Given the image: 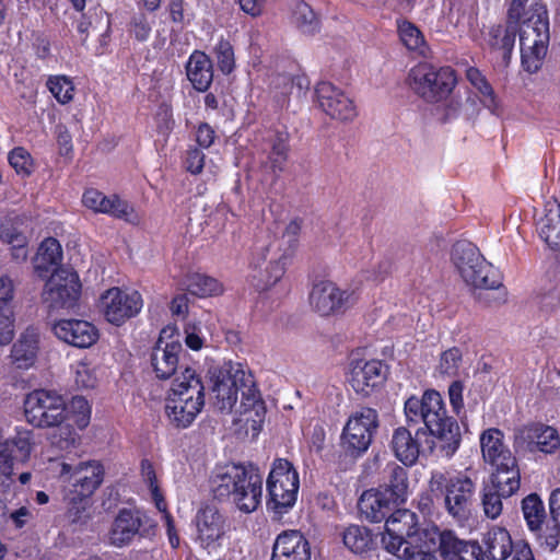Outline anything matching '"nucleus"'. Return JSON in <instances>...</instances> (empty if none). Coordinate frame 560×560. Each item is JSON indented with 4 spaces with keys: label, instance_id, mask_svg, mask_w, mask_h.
<instances>
[{
    "label": "nucleus",
    "instance_id": "10",
    "mask_svg": "<svg viewBox=\"0 0 560 560\" xmlns=\"http://www.w3.org/2000/svg\"><path fill=\"white\" fill-rule=\"evenodd\" d=\"M24 415L26 421L37 428L60 425L67 419L66 400L52 390H33L25 398Z\"/></svg>",
    "mask_w": 560,
    "mask_h": 560
},
{
    "label": "nucleus",
    "instance_id": "41",
    "mask_svg": "<svg viewBox=\"0 0 560 560\" xmlns=\"http://www.w3.org/2000/svg\"><path fill=\"white\" fill-rule=\"evenodd\" d=\"M15 457L10 448V441L0 443V487L3 492H8L14 485L15 477Z\"/></svg>",
    "mask_w": 560,
    "mask_h": 560
},
{
    "label": "nucleus",
    "instance_id": "1",
    "mask_svg": "<svg viewBox=\"0 0 560 560\" xmlns=\"http://www.w3.org/2000/svg\"><path fill=\"white\" fill-rule=\"evenodd\" d=\"M213 404L221 411H233L235 421L258 431L266 415L265 402L254 376L240 362H225L209 370Z\"/></svg>",
    "mask_w": 560,
    "mask_h": 560
},
{
    "label": "nucleus",
    "instance_id": "46",
    "mask_svg": "<svg viewBox=\"0 0 560 560\" xmlns=\"http://www.w3.org/2000/svg\"><path fill=\"white\" fill-rule=\"evenodd\" d=\"M47 88L60 104L65 105L73 100L74 85L67 75L49 77Z\"/></svg>",
    "mask_w": 560,
    "mask_h": 560
},
{
    "label": "nucleus",
    "instance_id": "16",
    "mask_svg": "<svg viewBox=\"0 0 560 560\" xmlns=\"http://www.w3.org/2000/svg\"><path fill=\"white\" fill-rule=\"evenodd\" d=\"M82 203L94 213L108 214L130 224H139L141 221V215L135 207L117 195L106 196L97 189L90 188L84 191Z\"/></svg>",
    "mask_w": 560,
    "mask_h": 560
},
{
    "label": "nucleus",
    "instance_id": "22",
    "mask_svg": "<svg viewBox=\"0 0 560 560\" xmlns=\"http://www.w3.org/2000/svg\"><path fill=\"white\" fill-rule=\"evenodd\" d=\"M52 330L58 339L78 348H89L98 339L97 328L82 319H60L54 324Z\"/></svg>",
    "mask_w": 560,
    "mask_h": 560
},
{
    "label": "nucleus",
    "instance_id": "35",
    "mask_svg": "<svg viewBox=\"0 0 560 560\" xmlns=\"http://www.w3.org/2000/svg\"><path fill=\"white\" fill-rule=\"evenodd\" d=\"M486 546L492 560H505L514 549L510 533L502 527H493L488 532Z\"/></svg>",
    "mask_w": 560,
    "mask_h": 560
},
{
    "label": "nucleus",
    "instance_id": "21",
    "mask_svg": "<svg viewBox=\"0 0 560 560\" xmlns=\"http://www.w3.org/2000/svg\"><path fill=\"white\" fill-rule=\"evenodd\" d=\"M145 515L138 510L122 509L115 516L107 534L109 545L128 546L143 526Z\"/></svg>",
    "mask_w": 560,
    "mask_h": 560
},
{
    "label": "nucleus",
    "instance_id": "63",
    "mask_svg": "<svg viewBox=\"0 0 560 560\" xmlns=\"http://www.w3.org/2000/svg\"><path fill=\"white\" fill-rule=\"evenodd\" d=\"M460 107H429V114L436 122L446 124L459 115Z\"/></svg>",
    "mask_w": 560,
    "mask_h": 560
},
{
    "label": "nucleus",
    "instance_id": "47",
    "mask_svg": "<svg viewBox=\"0 0 560 560\" xmlns=\"http://www.w3.org/2000/svg\"><path fill=\"white\" fill-rule=\"evenodd\" d=\"M314 95L318 105H332L334 103L343 104L352 102V100L330 82L318 83L315 88Z\"/></svg>",
    "mask_w": 560,
    "mask_h": 560
},
{
    "label": "nucleus",
    "instance_id": "33",
    "mask_svg": "<svg viewBox=\"0 0 560 560\" xmlns=\"http://www.w3.org/2000/svg\"><path fill=\"white\" fill-rule=\"evenodd\" d=\"M262 260H268L265 269V276L262 277L264 288H268L277 283L284 273L285 261L291 256L278 252L275 245H267L262 247L259 253Z\"/></svg>",
    "mask_w": 560,
    "mask_h": 560
},
{
    "label": "nucleus",
    "instance_id": "3",
    "mask_svg": "<svg viewBox=\"0 0 560 560\" xmlns=\"http://www.w3.org/2000/svg\"><path fill=\"white\" fill-rule=\"evenodd\" d=\"M210 489L218 500H230L241 512L252 513L261 502L262 476L252 465L230 463L214 468Z\"/></svg>",
    "mask_w": 560,
    "mask_h": 560
},
{
    "label": "nucleus",
    "instance_id": "12",
    "mask_svg": "<svg viewBox=\"0 0 560 560\" xmlns=\"http://www.w3.org/2000/svg\"><path fill=\"white\" fill-rule=\"evenodd\" d=\"M300 487L299 474L293 465L283 458L276 459L267 478L269 504L278 512L292 508Z\"/></svg>",
    "mask_w": 560,
    "mask_h": 560
},
{
    "label": "nucleus",
    "instance_id": "15",
    "mask_svg": "<svg viewBox=\"0 0 560 560\" xmlns=\"http://www.w3.org/2000/svg\"><path fill=\"white\" fill-rule=\"evenodd\" d=\"M377 428V412L372 408H361L353 412L342 432V444L351 453L365 452Z\"/></svg>",
    "mask_w": 560,
    "mask_h": 560
},
{
    "label": "nucleus",
    "instance_id": "64",
    "mask_svg": "<svg viewBox=\"0 0 560 560\" xmlns=\"http://www.w3.org/2000/svg\"><path fill=\"white\" fill-rule=\"evenodd\" d=\"M324 113L340 122L351 121L357 116L355 107H325Z\"/></svg>",
    "mask_w": 560,
    "mask_h": 560
},
{
    "label": "nucleus",
    "instance_id": "40",
    "mask_svg": "<svg viewBox=\"0 0 560 560\" xmlns=\"http://www.w3.org/2000/svg\"><path fill=\"white\" fill-rule=\"evenodd\" d=\"M294 24L303 32L313 34L319 30V19L314 10L303 0H294L292 5Z\"/></svg>",
    "mask_w": 560,
    "mask_h": 560
},
{
    "label": "nucleus",
    "instance_id": "59",
    "mask_svg": "<svg viewBox=\"0 0 560 560\" xmlns=\"http://www.w3.org/2000/svg\"><path fill=\"white\" fill-rule=\"evenodd\" d=\"M14 335L13 310L4 307L0 310V343L8 345Z\"/></svg>",
    "mask_w": 560,
    "mask_h": 560
},
{
    "label": "nucleus",
    "instance_id": "50",
    "mask_svg": "<svg viewBox=\"0 0 560 560\" xmlns=\"http://www.w3.org/2000/svg\"><path fill=\"white\" fill-rule=\"evenodd\" d=\"M69 413L80 430L85 429L91 419V406L82 396H75L69 405Z\"/></svg>",
    "mask_w": 560,
    "mask_h": 560
},
{
    "label": "nucleus",
    "instance_id": "27",
    "mask_svg": "<svg viewBox=\"0 0 560 560\" xmlns=\"http://www.w3.org/2000/svg\"><path fill=\"white\" fill-rule=\"evenodd\" d=\"M432 549L438 548L442 560H468V545L460 540L452 530H432L427 534Z\"/></svg>",
    "mask_w": 560,
    "mask_h": 560
},
{
    "label": "nucleus",
    "instance_id": "52",
    "mask_svg": "<svg viewBox=\"0 0 560 560\" xmlns=\"http://www.w3.org/2000/svg\"><path fill=\"white\" fill-rule=\"evenodd\" d=\"M502 499L500 491L486 486L482 494V508L485 515L491 520L498 518L503 510Z\"/></svg>",
    "mask_w": 560,
    "mask_h": 560
},
{
    "label": "nucleus",
    "instance_id": "60",
    "mask_svg": "<svg viewBox=\"0 0 560 560\" xmlns=\"http://www.w3.org/2000/svg\"><path fill=\"white\" fill-rule=\"evenodd\" d=\"M205 158L201 150L197 148L188 149L184 160L185 170L192 175L200 174L205 166Z\"/></svg>",
    "mask_w": 560,
    "mask_h": 560
},
{
    "label": "nucleus",
    "instance_id": "26",
    "mask_svg": "<svg viewBox=\"0 0 560 560\" xmlns=\"http://www.w3.org/2000/svg\"><path fill=\"white\" fill-rule=\"evenodd\" d=\"M536 226L539 237L546 245L551 250L560 252V203L557 200L546 202Z\"/></svg>",
    "mask_w": 560,
    "mask_h": 560
},
{
    "label": "nucleus",
    "instance_id": "51",
    "mask_svg": "<svg viewBox=\"0 0 560 560\" xmlns=\"http://www.w3.org/2000/svg\"><path fill=\"white\" fill-rule=\"evenodd\" d=\"M462 364V351L451 348L441 354L436 371L443 376H455Z\"/></svg>",
    "mask_w": 560,
    "mask_h": 560
},
{
    "label": "nucleus",
    "instance_id": "56",
    "mask_svg": "<svg viewBox=\"0 0 560 560\" xmlns=\"http://www.w3.org/2000/svg\"><path fill=\"white\" fill-rule=\"evenodd\" d=\"M466 78L469 81V83L483 97L482 102H494L493 89L479 69L475 67H469L466 70Z\"/></svg>",
    "mask_w": 560,
    "mask_h": 560
},
{
    "label": "nucleus",
    "instance_id": "28",
    "mask_svg": "<svg viewBox=\"0 0 560 560\" xmlns=\"http://www.w3.org/2000/svg\"><path fill=\"white\" fill-rule=\"evenodd\" d=\"M186 74L195 90L207 91L213 80V65L210 57L203 51L195 50L188 58Z\"/></svg>",
    "mask_w": 560,
    "mask_h": 560
},
{
    "label": "nucleus",
    "instance_id": "4",
    "mask_svg": "<svg viewBox=\"0 0 560 560\" xmlns=\"http://www.w3.org/2000/svg\"><path fill=\"white\" fill-rule=\"evenodd\" d=\"M205 406V387L195 370L185 368L175 375L165 412L168 421L178 429L192 424Z\"/></svg>",
    "mask_w": 560,
    "mask_h": 560
},
{
    "label": "nucleus",
    "instance_id": "49",
    "mask_svg": "<svg viewBox=\"0 0 560 560\" xmlns=\"http://www.w3.org/2000/svg\"><path fill=\"white\" fill-rule=\"evenodd\" d=\"M386 492L390 493L398 503L404 502L407 497L408 478L404 468L395 466L392 470L389 485L383 488Z\"/></svg>",
    "mask_w": 560,
    "mask_h": 560
},
{
    "label": "nucleus",
    "instance_id": "57",
    "mask_svg": "<svg viewBox=\"0 0 560 560\" xmlns=\"http://www.w3.org/2000/svg\"><path fill=\"white\" fill-rule=\"evenodd\" d=\"M10 165L15 172L25 177L33 172V160L30 153L23 148H15L9 154Z\"/></svg>",
    "mask_w": 560,
    "mask_h": 560
},
{
    "label": "nucleus",
    "instance_id": "31",
    "mask_svg": "<svg viewBox=\"0 0 560 560\" xmlns=\"http://www.w3.org/2000/svg\"><path fill=\"white\" fill-rule=\"evenodd\" d=\"M39 335L35 329H26L13 345L11 357L20 369H28L36 360Z\"/></svg>",
    "mask_w": 560,
    "mask_h": 560
},
{
    "label": "nucleus",
    "instance_id": "8",
    "mask_svg": "<svg viewBox=\"0 0 560 560\" xmlns=\"http://www.w3.org/2000/svg\"><path fill=\"white\" fill-rule=\"evenodd\" d=\"M452 261L466 284L475 289L497 290L500 300H506V291L495 270L474 244L457 242L452 249Z\"/></svg>",
    "mask_w": 560,
    "mask_h": 560
},
{
    "label": "nucleus",
    "instance_id": "2",
    "mask_svg": "<svg viewBox=\"0 0 560 560\" xmlns=\"http://www.w3.org/2000/svg\"><path fill=\"white\" fill-rule=\"evenodd\" d=\"M405 415L409 423H424L434 439L431 450H436L441 456L451 457L458 450L462 440L459 425L446 416L442 396L436 390H427L421 398H408Z\"/></svg>",
    "mask_w": 560,
    "mask_h": 560
},
{
    "label": "nucleus",
    "instance_id": "5",
    "mask_svg": "<svg viewBox=\"0 0 560 560\" xmlns=\"http://www.w3.org/2000/svg\"><path fill=\"white\" fill-rule=\"evenodd\" d=\"M548 12L542 3L536 2L526 12L520 27L522 67L529 73L537 72L547 56L549 45Z\"/></svg>",
    "mask_w": 560,
    "mask_h": 560
},
{
    "label": "nucleus",
    "instance_id": "55",
    "mask_svg": "<svg viewBox=\"0 0 560 560\" xmlns=\"http://www.w3.org/2000/svg\"><path fill=\"white\" fill-rule=\"evenodd\" d=\"M214 55L220 70L225 74L231 73L235 66L234 50L231 43L221 38L214 47Z\"/></svg>",
    "mask_w": 560,
    "mask_h": 560
},
{
    "label": "nucleus",
    "instance_id": "37",
    "mask_svg": "<svg viewBox=\"0 0 560 560\" xmlns=\"http://www.w3.org/2000/svg\"><path fill=\"white\" fill-rule=\"evenodd\" d=\"M435 67L429 63H419L415 66L409 74L408 80L410 86L423 97H430L432 94V80L436 79L434 74Z\"/></svg>",
    "mask_w": 560,
    "mask_h": 560
},
{
    "label": "nucleus",
    "instance_id": "54",
    "mask_svg": "<svg viewBox=\"0 0 560 560\" xmlns=\"http://www.w3.org/2000/svg\"><path fill=\"white\" fill-rule=\"evenodd\" d=\"M74 382L81 388H94L97 384L95 368L86 361L73 365Z\"/></svg>",
    "mask_w": 560,
    "mask_h": 560
},
{
    "label": "nucleus",
    "instance_id": "24",
    "mask_svg": "<svg viewBox=\"0 0 560 560\" xmlns=\"http://www.w3.org/2000/svg\"><path fill=\"white\" fill-rule=\"evenodd\" d=\"M271 560H311V548L298 530L282 533L276 539Z\"/></svg>",
    "mask_w": 560,
    "mask_h": 560
},
{
    "label": "nucleus",
    "instance_id": "45",
    "mask_svg": "<svg viewBox=\"0 0 560 560\" xmlns=\"http://www.w3.org/2000/svg\"><path fill=\"white\" fill-rule=\"evenodd\" d=\"M398 33L401 43L412 51L424 56L428 48L420 30L408 21H402L398 24Z\"/></svg>",
    "mask_w": 560,
    "mask_h": 560
},
{
    "label": "nucleus",
    "instance_id": "32",
    "mask_svg": "<svg viewBox=\"0 0 560 560\" xmlns=\"http://www.w3.org/2000/svg\"><path fill=\"white\" fill-rule=\"evenodd\" d=\"M392 448L395 456L405 465H412L418 459L420 446L417 438L404 427L397 428L392 438Z\"/></svg>",
    "mask_w": 560,
    "mask_h": 560
},
{
    "label": "nucleus",
    "instance_id": "48",
    "mask_svg": "<svg viewBox=\"0 0 560 560\" xmlns=\"http://www.w3.org/2000/svg\"><path fill=\"white\" fill-rule=\"evenodd\" d=\"M4 441H10V448L12 446L16 448L22 462L28 460L35 448L34 433L28 429H18L13 438L5 439Z\"/></svg>",
    "mask_w": 560,
    "mask_h": 560
},
{
    "label": "nucleus",
    "instance_id": "11",
    "mask_svg": "<svg viewBox=\"0 0 560 560\" xmlns=\"http://www.w3.org/2000/svg\"><path fill=\"white\" fill-rule=\"evenodd\" d=\"M81 282L77 272L59 268L47 279L42 293L43 303L50 312L69 311L81 296Z\"/></svg>",
    "mask_w": 560,
    "mask_h": 560
},
{
    "label": "nucleus",
    "instance_id": "30",
    "mask_svg": "<svg viewBox=\"0 0 560 560\" xmlns=\"http://www.w3.org/2000/svg\"><path fill=\"white\" fill-rule=\"evenodd\" d=\"M62 260V248L56 238H45L33 258L34 270L39 277H45L47 272L59 269Z\"/></svg>",
    "mask_w": 560,
    "mask_h": 560
},
{
    "label": "nucleus",
    "instance_id": "34",
    "mask_svg": "<svg viewBox=\"0 0 560 560\" xmlns=\"http://www.w3.org/2000/svg\"><path fill=\"white\" fill-rule=\"evenodd\" d=\"M0 240L11 245V255L16 262L26 261L28 240L10 221L0 222Z\"/></svg>",
    "mask_w": 560,
    "mask_h": 560
},
{
    "label": "nucleus",
    "instance_id": "39",
    "mask_svg": "<svg viewBox=\"0 0 560 560\" xmlns=\"http://www.w3.org/2000/svg\"><path fill=\"white\" fill-rule=\"evenodd\" d=\"M522 512L532 532L541 529V525L546 518V511L537 493H530L522 500Z\"/></svg>",
    "mask_w": 560,
    "mask_h": 560
},
{
    "label": "nucleus",
    "instance_id": "38",
    "mask_svg": "<svg viewBox=\"0 0 560 560\" xmlns=\"http://www.w3.org/2000/svg\"><path fill=\"white\" fill-rule=\"evenodd\" d=\"M489 36V45L501 54L508 65L515 44V27L498 25L490 30Z\"/></svg>",
    "mask_w": 560,
    "mask_h": 560
},
{
    "label": "nucleus",
    "instance_id": "62",
    "mask_svg": "<svg viewBox=\"0 0 560 560\" xmlns=\"http://www.w3.org/2000/svg\"><path fill=\"white\" fill-rule=\"evenodd\" d=\"M34 518V510L31 506H21L9 514V520L15 528H22Z\"/></svg>",
    "mask_w": 560,
    "mask_h": 560
},
{
    "label": "nucleus",
    "instance_id": "6",
    "mask_svg": "<svg viewBox=\"0 0 560 560\" xmlns=\"http://www.w3.org/2000/svg\"><path fill=\"white\" fill-rule=\"evenodd\" d=\"M105 468L100 460L89 459L75 465L59 464L58 477L62 482L63 498L73 508L85 510L91 498L104 481Z\"/></svg>",
    "mask_w": 560,
    "mask_h": 560
},
{
    "label": "nucleus",
    "instance_id": "20",
    "mask_svg": "<svg viewBox=\"0 0 560 560\" xmlns=\"http://www.w3.org/2000/svg\"><path fill=\"white\" fill-rule=\"evenodd\" d=\"M515 447L530 452L553 453L560 447L558 431L542 423H533L520 428L514 435Z\"/></svg>",
    "mask_w": 560,
    "mask_h": 560
},
{
    "label": "nucleus",
    "instance_id": "9",
    "mask_svg": "<svg viewBox=\"0 0 560 560\" xmlns=\"http://www.w3.org/2000/svg\"><path fill=\"white\" fill-rule=\"evenodd\" d=\"M467 472L446 478L443 472L435 471L429 480L430 491L444 493L445 510L458 522L468 518L476 490V482Z\"/></svg>",
    "mask_w": 560,
    "mask_h": 560
},
{
    "label": "nucleus",
    "instance_id": "19",
    "mask_svg": "<svg viewBox=\"0 0 560 560\" xmlns=\"http://www.w3.org/2000/svg\"><path fill=\"white\" fill-rule=\"evenodd\" d=\"M175 332L176 328L174 326L163 328L151 354L153 371L162 380L170 378L178 368V354L182 346L178 341H167Z\"/></svg>",
    "mask_w": 560,
    "mask_h": 560
},
{
    "label": "nucleus",
    "instance_id": "58",
    "mask_svg": "<svg viewBox=\"0 0 560 560\" xmlns=\"http://www.w3.org/2000/svg\"><path fill=\"white\" fill-rule=\"evenodd\" d=\"M54 443L61 450L75 447L80 443V435L70 425H63L54 434Z\"/></svg>",
    "mask_w": 560,
    "mask_h": 560
},
{
    "label": "nucleus",
    "instance_id": "17",
    "mask_svg": "<svg viewBox=\"0 0 560 560\" xmlns=\"http://www.w3.org/2000/svg\"><path fill=\"white\" fill-rule=\"evenodd\" d=\"M386 366L380 360L352 358L349 363L347 381L353 390L363 396L370 395L383 384Z\"/></svg>",
    "mask_w": 560,
    "mask_h": 560
},
{
    "label": "nucleus",
    "instance_id": "7",
    "mask_svg": "<svg viewBox=\"0 0 560 560\" xmlns=\"http://www.w3.org/2000/svg\"><path fill=\"white\" fill-rule=\"evenodd\" d=\"M432 530L440 529L435 525L420 529L413 512L406 509L396 510L385 522L381 542L384 549L394 556L408 555V550L412 548L432 549V544L427 539V534Z\"/></svg>",
    "mask_w": 560,
    "mask_h": 560
},
{
    "label": "nucleus",
    "instance_id": "43",
    "mask_svg": "<svg viewBox=\"0 0 560 560\" xmlns=\"http://www.w3.org/2000/svg\"><path fill=\"white\" fill-rule=\"evenodd\" d=\"M269 163L273 172H281L288 160L289 135L285 131L276 132L270 138Z\"/></svg>",
    "mask_w": 560,
    "mask_h": 560
},
{
    "label": "nucleus",
    "instance_id": "25",
    "mask_svg": "<svg viewBox=\"0 0 560 560\" xmlns=\"http://www.w3.org/2000/svg\"><path fill=\"white\" fill-rule=\"evenodd\" d=\"M480 448L485 463L491 467L515 460V456L504 442V434L495 428L485 430L480 435Z\"/></svg>",
    "mask_w": 560,
    "mask_h": 560
},
{
    "label": "nucleus",
    "instance_id": "13",
    "mask_svg": "<svg viewBox=\"0 0 560 560\" xmlns=\"http://www.w3.org/2000/svg\"><path fill=\"white\" fill-rule=\"evenodd\" d=\"M143 306L141 294L136 290H124L113 287L106 290L98 300V311L106 322L121 326L138 315Z\"/></svg>",
    "mask_w": 560,
    "mask_h": 560
},
{
    "label": "nucleus",
    "instance_id": "61",
    "mask_svg": "<svg viewBox=\"0 0 560 560\" xmlns=\"http://www.w3.org/2000/svg\"><path fill=\"white\" fill-rule=\"evenodd\" d=\"M14 300V284L13 281L7 277H0V310L4 307L13 310Z\"/></svg>",
    "mask_w": 560,
    "mask_h": 560
},
{
    "label": "nucleus",
    "instance_id": "14",
    "mask_svg": "<svg viewBox=\"0 0 560 560\" xmlns=\"http://www.w3.org/2000/svg\"><path fill=\"white\" fill-rule=\"evenodd\" d=\"M357 295L353 289H341L328 280L316 282L310 293L312 308L323 316L342 312L353 305Z\"/></svg>",
    "mask_w": 560,
    "mask_h": 560
},
{
    "label": "nucleus",
    "instance_id": "53",
    "mask_svg": "<svg viewBox=\"0 0 560 560\" xmlns=\"http://www.w3.org/2000/svg\"><path fill=\"white\" fill-rule=\"evenodd\" d=\"M300 232V225L298 222L292 221L287 226L281 238L270 243L275 245L276 250L292 256L296 247V236Z\"/></svg>",
    "mask_w": 560,
    "mask_h": 560
},
{
    "label": "nucleus",
    "instance_id": "42",
    "mask_svg": "<svg viewBox=\"0 0 560 560\" xmlns=\"http://www.w3.org/2000/svg\"><path fill=\"white\" fill-rule=\"evenodd\" d=\"M187 290L199 298H209L221 294L223 287L214 278L202 273H194L188 279Z\"/></svg>",
    "mask_w": 560,
    "mask_h": 560
},
{
    "label": "nucleus",
    "instance_id": "23",
    "mask_svg": "<svg viewBox=\"0 0 560 560\" xmlns=\"http://www.w3.org/2000/svg\"><path fill=\"white\" fill-rule=\"evenodd\" d=\"M398 502L384 489L365 490L358 501L361 515L371 523H380Z\"/></svg>",
    "mask_w": 560,
    "mask_h": 560
},
{
    "label": "nucleus",
    "instance_id": "44",
    "mask_svg": "<svg viewBox=\"0 0 560 560\" xmlns=\"http://www.w3.org/2000/svg\"><path fill=\"white\" fill-rule=\"evenodd\" d=\"M436 79L432 80V94L429 98H433L436 102L447 96L457 83L455 71L451 67H442L434 71Z\"/></svg>",
    "mask_w": 560,
    "mask_h": 560
},
{
    "label": "nucleus",
    "instance_id": "18",
    "mask_svg": "<svg viewBox=\"0 0 560 560\" xmlns=\"http://www.w3.org/2000/svg\"><path fill=\"white\" fill-rule=\"evenodd\" d=\"M196 541L209 551L217 550L226 533L223 514L213 505L200 508L195 516Z\"/></svg>",
    "mask_w": 560,
    "mask_h": 560
},
{
    "label": "nucleus",
    "instance_id": "29",
    "mask_svg": "<svg viewBox=\"0 0 560 560\" xmlns=\"http://www.w3.org/2000/svg\"><path fill=\"white\" fill-rule=\"evenodd\" d=\"M490 487L500 491L504 498L512 497L521 486V474L517 465V460L511 463H502L492 466Z\"/></svg>",
    "mask_w": 560,
    "mask_h": 560
},
{
    "label": "nucleus",
    "instance_id": "36",
    "mask_svg": "<svg viewBox=\"0 0 560 560\" xmlns=\"http://www.w3.org/2000/svg\"><path fill=\"white\" fill-rule=\"evenodd\" d=\"M345 546L354 553H363L372 548L373 535L365 526L350 525L342 533Z\"/></svg>",
    "mask_w": 560,
    "mask_h": 560
}]
</instances>
